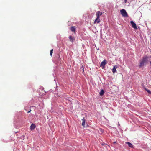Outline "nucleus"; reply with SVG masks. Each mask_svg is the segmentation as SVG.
<instances>
[{
	"label": "nucleus",
	"instance_id": "5",
	"mask_svg": "<svg viewBox=\"0 0 151 151\" xmlns=\"http://www.w3.org/2000/svg\"><path fill=\"white\" fill-rule=\"evenodd\" d=\"M100 21L101 20L100 19V17H97L96 19L94 22V23H99L100 22Z\"/></svg>",
	"mask_w": 151,
	"mask_h": 151
},
{
	"label": "nucleus",
	"instance_id": "14",
	"mask_svg": "<svg viewBox=\"0 0 151 151\" xmlns=\"http://www.w3.org/2000/svg\"><path fill=\"white\" fill-rule=\"evenodd\" d=\"M112 70V72L113 73H115L116 71V69L115 68L113 67Z\"/></svg>",
	"mask_w": 151,
	"mask_h": 151
},
{
	"label": "nucleus",
	"instance_id": "8",
	"mask_svg": "<svg viewBox=\"0 0 151 151\" xmlns=\"http://www.w3.org/2000/svg\"><path fill=\"white\" fill-rule=\"evenodd\" d=\"M82 125L83 127H85V120L84 119V118H83V119H82Z\"/></svg>",
	"mask_w": 151,
	"mask_h": 151
},
{
	"label": "nucleus",
	"instance_id": "16",
	"mask_svg": "<svg viewBox=\"0 0 151 151\" xmlns=\"http://www.w3.org/2000/svg\"><path fill=\"white\" fill-rule=\"evenodd\" d=\"M113 67L115 68V69H116L118 67L117 65H115Z\"/></svg>",
	"mask_w": 151,
	"mask_h": 151
},
{
	"label": "nucleus",
	"instance_id": "6",
	"mask_svg": "<svg viewBox=\"0 0 151 151\" xmlns=\"http://www.w3.org/2000/svg\"><path fill=\"white\" fill-rule=\"evenodd\" d=\"M103 14V13L99 11H98L96 12V16L97 17H100V16Z\"/></svg>",
	"mask_w": 151,
	"mask_h": 151
},
{
	"label": "nucleus",
	"instance_id": "15",
	"mask_svg": "<svg viewBox=\"0 0 151 151\" xmlns=\"http://www.w3.org/2000/svg\"><path fill=\"white\" fill-rule=\"evenodd\" d=\"M53 49H52L51 50H50V55L51 56H52V53H53Z\"/></svg>",
	"mask_w": 151,
	"mask_h": 151
},
{
	"label": "nucleus",
	"instance_id": "9",
	"mask_svg": "<svg viewBox=\"0 0 151 151\" xmlns=\"http://www.w3.org/2000/svg\"><path fill=\"white\" fill-rule=\"evenodd\" d=\"M69 40L70 41L72 42H73V40H74L75 39L72 37V36L70 35L69 36Z\"/></svg>",
	"mask_w": 151,
	"mask_h": 151
},
{
	"label": "nucleus",
	"instance_id": "12",
	"mask_svg": "<svg viewBox=\"0 0 151 151\" xmlns=\"http://www.w3.org/2000/svg\"><path fill=\"white\" fill-rule=\"evenodd\" d=\"M145 89L149 94H151V91L148 90L147 88H145Z\"/></svg>",
	"mask_w": 151,
	"mask_h": 151
},
{
	"label": "nucleus",
	"instance_id": "19",
	"mask_svg": "<svg viewBox=\"0 0 151 151\" xmlns=\"http://www.w3.org/2000/svg\"><path fill=\"white\" fill-rule=\"evenodd\" d=\"M124 1H125V3H126L127 1V0H124Z\"/></svg>",
	"mask_w": 151,
	"mask_h": 151
},
{
	"label": "nucleus",
	"instance_id": "10",
	"mask_svg": "<svg viewBox=\"0 0 151 151\" xmlns=\"http://www.w3.org/2000/svg\"><path fill=\"white\" fill-rule=\"evenodd\" d=\"M126 143L128 145V146L132 148L133 147V145L129 142H126Z\"/></svg>",
	"mask_w": 151,
	"mask_h": 151
},
{
	"label": "nucleus",
	"instance_id": "1",
	"mask_svg": "<svg viewBox=\"0 0 151 151\" xmlns=\"http://www.w3.org/2000/svg\"><path fill=\"white\" fill-rule=\"evenodd\" d=\"M147 60L148 57H144L143 58L139 63V68L143 66L145 63H147Z\"/></svg>",
	"mask_w": 151,
	"mask_h": 151
},
{
	"label": "nucleus",
	"instance_id": "7",
	"mask_svg": "<svg viewBox=\"0 0 151 151\" xmlns=\"http://www.w3.org/2000/svg\"><path fill=\"white\" fill-rule=\"evenodd\" d=\"M35 128V126L34 124H32L30 127V129L32 130H34Z\"/></svg>",
	"mask_w": 151,
	"mask_h": 151
},
{
	"label": "nucleus",
	"instance_id": "18",
	"mask_svg": "<svg viewBox=\"0 0 151 151\" xmlns=\"http://www.w3.org/2000/svg\"><path fill=\"white\" fill-rule=\"evenodd\" d=\"M31 111V110H30V111H28V112H27V113H30V112Z\"/></svg>",
	"mask_w": 151,
	"mask_h": 151
},
{
	"label": "nucleus",
	"instance_id": "4",
	"mask_svg": "<svg viewBox=\"0 0 151 151\" xmlns=\"http://www.w3.org/2000/svg\"><path fill=\"white\" fill-rule=\"evenodd\" d=\"M106 60H104L102 62H101V65H100V66L102 68H104L105 67V66L106 64Z\"/></svg>",
	"mask_w": 151,
	"mask_h": 151
},
{
	"label": "nucleus",
	"instance_id": "2",
	"mask_svg": "<svg viewBox=\"0 0 151 151\" xmlns=\"http://www.w3.org/2000/svg\"><path fill=\"white\" fill-rule=\"evenodd\" d=\"M121 13L122 15L124 17H127L128 16L126 10L122 9L120 10Z\"/></svg>",
	"mask_w": 151,
	"mask_h": 151
},
{
	"label": "nucleus",
	"instance_id": "11",
	"mask_svg": "<svg viewBox=\"0 0 151 151\" xmlns=\"http://www.w3.org/2000/svg\"><path fill=\"white\" fill-rule=\"evenodd\" d=\"M70 29L71 30V31L72 32H75L76 29L74 27L72 26L71 27Z\"/></svg>",
	"mask_w": 151,
	"mask_h": 151
},
{
	"label": "nucleus",
	"instance_id": "13",
	"mask_svg": "<svg viewBox=\"0 0 151 151\" xmlns=\"http://www.w3.org/2000/svg\"><path fill=\"white\" fill-rule=\"evenodd\" d=\"M104 92L103 90H102L99 93V95L100 96H102L104 94Z\"/></svg>",
	"mask_w": 151,
	"mask_h": 151
},
{
	"label": "nucleus",
	"instance_id": "17",
	"mask_svg": "<svg viewBox=\"0 0 151 151\" xmlns=\"http://www.w3.org/2000/svg\"><path fill=\"white\" fill-rule=\"evenodd\" d=\"M82 68L83 69V70H84V68L83 67V66H82Z\"/></svg>",
	"mask_w": 151,
	"mask_h": 151
},
{
	"label": "nucleus",
	"instance_id": "3",
	"mask_svg": "<svg viewBox=\"0 0 151 151\" xmlns=\"http://www.w3.org/2000/svg\"><path fill=\"white\" fill-rule=\"evenodd\" d=\"M130 23L133 28L136 29H137L136 24L133 21H132L130 22Z\"/></svg>",
	"mask_w": 151,
	"mask_h": 151
}]
</instances>
